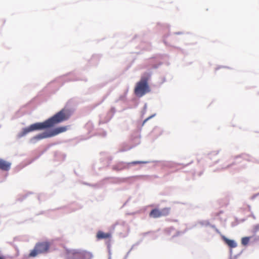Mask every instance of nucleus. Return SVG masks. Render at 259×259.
Returning <instances> with one entry per match:
<instances>
[{
  "instance_id": "nucleus-1",
  "label": "nucleus",
  "mask_w": 259,
  "mask_h": 259,
  "mask_svg": "<svg viewBox=\"0 0 259 259\" xmlns=\"http://www.w3.org/2000/svg\"><path fill=\"white\" fill-rule=\"evenodd\" d=\"M70 116V111L68 109L64 108L47 120L49 127H52L61 122L68 120Z\"/></svg>"
},
{
  "instance_id": "nucleus-2",
  "label": "nucleus",
  "mask_w": 259,
  "mask_h": 259,
  "mask_svg": "<svg viewBox=\"0 0 259 259\" xmlns=\"http://www.w3.org/2000/svg\"><path fill=\"white\" fill-rule=\"evenodd\" d=\"M150 92V89L148 85V79L142 77L136 84L134 90L135 95L138 97H142Z\"/></svg>"
},
{
  "instance_id": "nucleus-3",
  "label": "nucleus",
  "mask_w": 259,
  "mask_h": 259,
  "mask_svg": "<svg viewBox=\"0 0 259 259\" xmlns=\"http://www.w3.org/2000/svg\"><path fill=\"white\" fill-rule=\"evenodd\" d=\"M51 246V243L48 241L38 242L29 254V257H35L38 254L47 253Z\"/></svg>"
},
{
  "instance_id": "nucleus-4",
  "label": "nucleus",
  "mask_w": 259,
  "mask_h": 259,
  "mask_svg": "<svg viewBox=\"0 0 259 259\" xmlns=\"http://www.w3.org/2000/svg\"><path fill=\"white\" fill-rule=\"evenodd\" d=\"M68 259H91L90 253L84 252H80L75 250L67 251Z\"/></svg>"
},
{
  "instance_id": "nucleus-5",
  "label": "nucleus",
  "mask_w": 259,
  "mask_h": 259,
  "mask_svg": "<svg viewBox=\"0 0 259 259\" xmlns=\"http://www.w3.org/2000/svg\"><path fill=\"white\" fill-rule=\"evenodd\" d=\"M50 128L48 125L47 120H46L42 122H37L32 124H31L28 127L25 128L24 130V134H27L29 132L36 131L41 130L45 128Z\"/></svg>"
},
{
  "instance_id": "nucleus-6",
  "label": "nucleus",
  "mask_w": 259,
  "mask_h": 259,
  "mask_svg": "<svg viewBox=\"0 0 259 259\" xmlns=\"http://www.w3.org/2000/svg\"><path fill=\"white\" fill-rule=\"evenodd\" d=\"M170 212V208L165 207L161 209L155 208L152 209L150 213L149 216L153 218H157L161 217L167 216Z\"/></svg>"
},
{
  "instance_id": "nucleus-7",
  "label": "nucleus",
  "mask_w": 259,
  "mask_h": 259,
  "mask_svg": "<svg viewBox=\"0 0 259 259\" xmlns=\"http://www.w3.org/2000/svg\"><path fill=\"white\" fill-rule=\"evenodd\" d=\"M67 126H61L59 127H57L53 130L50 131V134L51 135V137H54L60 133L65 132L67 131Z\"/></svg>"
},
{
  "instance_id": "nucleus-8",
  "label": "nucleus",
  "mask_w": 259,
  "mask_h": 259,
  "mask_svg": "<svg viewBox=\"0 0 259 259\" xmlns=\"http://www.w3.org/2000/svg\"><path fill=\"white\" fill-rule=\"evenodd\" d=\"M48 138H51V135L49 131L45 132L39 134L36 136L33 137L32 139V141H34V142L43 139H46Z\"/></svg>"
},
{
  "instance_id": "nucleus-9",
  "label": "nucleus",
  "mask_w": 259,
  "mask_h": 259,
  "mask_svg": "<svg viewBox=\"0 0 259 259\" xmlns=\"http://www.w3.org/2000/svg\"><path fill=\"white\" fill-rule=\"evenodd\" d=\"M96 237L98 240L110 239L111 237V233H104L102 231H99L97 233Z\"/></svg>"
},
{
  "instance_id": "nucleus-10",
  "label": "nucleus",
  "mask_w": 259,
  "mask_h": 259,
  "mask_svg": "<svg viewBox=\"0 0 259 259\" xmlns=\"http://www.w3.org/2000/svg\"><path fill=\"white\" fill-rule=\"evenodd\" d=\"M11 164V163L0 159V169L7 171L10 169Z\"/></svg>"
},
{
  "instance_id": "nucleus-11",
  "label": "nucleus",
  "mask_w": 259,
  "mask_h": 259,
  "mask_svg": "<svg viewBox=\"0 0 259 259\" xmlns=\"http://www.w3.org/2000/svg\"><path fill=\"white\" fill-rule=\"evenodd\" d=\"M223 239L230 247L235 248L237 246V244L234 240L228 239L225 236L223 237Z\"/></svg>"
},
{
  "instance_id": "nucleus-12",
  "label": "nucleus",
  "mask_w": 259,
  "mask_h": 259,
  "mask_svg": "<svg viewBox=\"0 0 259 259\" xmlns=\"http://www.w3.org/2000/svg\"><path fill=\"white\" fill-rule=\"evenodd\" d=\"M249 241V237H243L241 239V243L243 245H246Z\"/></svg>"
},
{
  "instance_id": "nucleus-13",
  "label": "nucleus",
  "mask_w": 259,
  "mask_h": 259,
  "mask_svg": "<svg viewBox=\"0 0 259 259\" xmlns=\"http://www.w3.org/2000/svg\"><path fill=\"white\" fill-rule=\"evenodd\" d=\"M147 162L146 161H133L131 163V164H133V165H135V164H144V163H146Z\"/></svg>"
},
{
  "instance_id": "nucleus-14",
  "label": "nucleus",
  "mask_w": 259,
  "mask_h": 259,
  "mask_svg": "<svg viewBox=\"0 0 259 259\" xmlns=\"http://www.w3.org/2000/svg\"><path fill=\"white\" fill-rule=\"evenodd\" d=\"M152 117H153V116H150V117H148L147 118H146V119L144 120V122H146L147 120H149L150 118H151Z\"/></svg>"
},
{
  "instance_id": "nucleus-15",
  "label": "nucleus",
  "mask_w": 259,
  "mask_h": 259,
  "mask_svg": "<svg viewBox=\"0 0 259 259\" xmlns=\"http://www.w3.org/2000/svg\"><path fill=\"white\" fill-rule=\"evenodd\" d=\"M0 259H5L4 256H0Z\"/></svg>"
}]
</instances>
